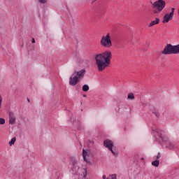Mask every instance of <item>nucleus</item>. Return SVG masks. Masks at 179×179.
I'll use <instances>...</instances> for the list:
<instances>
[{
    "label": "nucleus",
    "instance_id": "obj_1",
    "mask_svg": "<svg viewBox=\"0 0 179 179\" xmlns=\"http://www.w3.org/2000/svg\"><path fill=\"white\" fill-rule=\"evenodd\" d=\"M111 58H113V55L111 52L108 50L94 55V61L99 72H103L106 68L110 66V64H111Z\"/></svg>",
    "mask_w": 179,
    "mask_h": 179
},
{
    "label": "nucleus",
    "instance_id": "obj_2",
    "mask_svg": "<svg viewBox=\"0 0 179 179\" xmlns=\"http://www.w3.org/2000/svg\"><path fill=\"white\" fill-rule=\"evenodd\" d=\"M155 135L156 142H159V143H161L162 141L165 142L166 148H168V149H174L176 148V145L169 141L164 131L156 129Z\"/></svg>",
    "mask_w": 179,
    "mask_h": 179
},
{
    "label": "nucleus",
    "instance_id": "obj_3",
    "mask_svg": "<svg viewBox=\"0 0 179 179\" xmlns=\"http://www.w3.org/2000/svg\"><path fill=\"white\" fill-rule=\"evenodd\" d=\"M162 54H164V55H171V54H179V44L176 45L167 44L162 50Z\"/></svg>",
    "mask_w": 179,
    "mask_h": 179
},
{
    "label": "nucleus",
    "instance_id": "obj_4",
    "mask_svg": "<svg viewBox=\"0 0 179 179\" xmlns=\"http://www.w3.org/2000/svg\"><path fill=\"white\" fill-rule=\"evenodd\" d=\"M100 45L103 48H111L113 42L111 41V36L108 33L106 36H103L101 38Z\"/></svg>",
    "mask_w": 179,
    "mask_h": 179
},
{
    "label": "nucleus",
    "instance_id": "obj_5",
    "mask_svg": "<svg viewBox=\"0 0 179 179\" xmlns=\"http://www.w3.org/2000/svg\"><path fill=\"white\" fill-rule=\"evenodd\" d=\"M103 145L105 148H107L108 150L111 151V153L113 154V156L117 157L118 156V152L117 150L114 148V143L108 139H106L103 141Z\"/></svg>",
    "mask_w": 179,
    "mask_h": 179
},
{
    "label": "nucleus",
    "instance_id": "obj_6",
    "mask_svg": "<svg viewBox=\"0 0 179 179\" xmlns=\"http://www.w3.org/2000/svg\"><path fill=\"white\" fill-rule=\"evenodd\" d=\"M153 9H157L158 12H162L166 8V1L164 0H157L152 3Z\"/></svg>",
    "mask_w": 179,
    "mask_h": 179
},
{
    "label": "nucleus",
    "instance_id": "obj_7",
    "mask_svg": "<svg viewBox=\"0 0 179 179\" xmlns=\"http://www.w3.org/2000/svg\"><path fill=\"white\" fill-rule=\"evenodd\" d=\"M75 73H73L69 78V85L70 86H76L78 85V82H79V79L78 76H76Z\"/></svg>",
    "mask_w": 179,
    "mask_h": 179
},
{
    "label": "nucleus",
    "instance_id": "obj_8",
    "mask_svg": "<svg viewBox=\"0 0 179 179\" xmlns=\"http://www.w3.org/2000/svg\"><path fill=\"white\" fill-rule=\"evenodd\" d=\"M174 15H173V13H166L163 18V23H169L170 20H173V17Z\"/></svg>",
    "mask_w": 179,
    "mask_h": 179
},
{
    "label": "nucleus",
    "instance_id": "obj_9",
    "mask_svg": "<svg viewBox=\"0 0 179 179\" xmlns=\"http://www.w3.org/2000/svg\"><path fill=\"white\" fill-rule=\"evenodd\" d=\"M86 74V70L85 69L78 71L76 74V76H77V78L80 80V79H83V78H85V75Z\"/></svg>",
    "mask_w": 179,
    "mask_h": 179
},
{
    "label": "nucleus",
    "instance_id": "obj_10",
    "mask_svg": "<svg viewBox=\"0 0 179 179\" xmlns=\"http://www.w3.org/2000/svg\"><path fill=\"white\" fill-rule=\"evenodd\" d=\"M15 121H16V117L13 115H10L9 117V124L10 125H13L15 124Z\"/></svg>",
    "mask_w": 179,
    "mask_h": 179
},
{
    "label": "nucleus",
    "instance_id": "obj_11",
    "mask_svg": "<svg viewBox=\"0 0 179 179\" xmlns=\"http://www.w3.org/2000/svg\"><path fill=\"white\" fill-rule=\"evenodd\" d=\"M87 156V151H86L85 149L83 150V160H84V162H85L86 163H89V160L87 159V158H86Z\"/></svg>",
    "mask_w": 179,
    "mask_h": 179
},
{
    "label": "nucleus",
    "instance_id": "obj_12",
    "mask_svg": "<svg viewBox=\"0 0 179 179\" xmlns=\"http://www.w3.org/2000/svg\"><path fill=\"white\" fill-rule=\"evenodd\" d=\"M152 164L154 166V167H157L159 164H160V161L159 159H156L152 162Z\"/></svg>",
    "mask_w": 179,
    "mask_h": 179
},
{
    "label": "nucleus",
    "instance_id": "obj_13",
    "mask_svg": "<svg viewBox=\"0 0 179 179\" xmlns=\"http://www.w3.org/2000/svg\"><path fill=\"white\" fill-rule=\"evenodd\" d=\"M127 99H129V100H134L135 99V96L134 95V94L129 93L128 94Z\"/></svg>",
    "mask_w": 179,
    "mask_h": 179
},
{
    "label": "nucleus",
    "instance_id": "obj_14",
    "mask_svg": "<svg viewBox=\"0 0 179 179\" xmlns=\"http://www.w3.org/2000/svg\"><path fill=\"white\" fill-rule=\"evenodd\" d=\"M15 142H16V137H13L9 142L10 146H12V145H15Z\"/></svg>",
    "mask_w": 179,
    "mask_h": 179
},
{
    "label": "nucleus",
    "instance_id": "obj_15",
    "mask_svg": "<svg viewBox=\"0 0 179 179\" xmlns=\"http://www.w3.org/2000/svg\"><path fill=\"white\" fill-rule=\"evenodd\" d=\"M83 92H89V85H84L83 86Z\"/></svg>",
    "mask_w": 179,
    "mask_h": 179
},
{
    "label": "nucleus",
    "instance_id": "obj_16",
    "mask_svg": "<svg viewBox=\"0 0 179 179\" xmlns=\"http://www.w3.org/2000/svg\"><path fill=\"white\" fill-rule=\"evenodd\" d=\"M106 179H117V175L116 174L110 175V177L106 178Z\"/></svg>",
    "mask_w": 179,
    "mask_h": 179
},
{
    "label": "nucleus",
    "instance_id": "obj_17",
    "mask_svg": "<svg viewBox=\"0 0 179 179\" xmlns=\"http://www.w3.org/2000/svg\"><path fill=\"white\" fill-rule=\"evenodd\" d=\"M86 177H87V169H84L83 178H86Z\"/></svg>",
    "mask_w": 179,
    "mask_h": 179
},
{
    "label": "nucleus",
    "instance_id": "obj_18",
    "mask_svg": "<svg viewBox=\"0 0 179 179\" xmlns=\"http://www.w3.org/2000/svg\"><path fill=\"white\" fill-rule=\"evenodd\" d=\"M5 124V120L2 117H0V124L3 125Z\"/></svg>",
    "mask_w": 179,
    "mask_h": 179
},
{
    "label": "nucleus",
    "instance_id": "obj_19",
    "mask_svg": "<svg viewBox=\"0 0 179 179\" xmlns=\"http://www.w3.org/2000/svg\"><path fill=\"white\" fill-rule=\"evenodd\" d=\"M160 22V19L155 18V20L152 21V23H159Z\"/></svg>",
    "mask_w": 179,
    "mask_h": 179
},
{
    "label": "nucleus",
    "instance_id": "obj_20",
    "mask_svg": "<svg viewBox=\"0 0 179 179\" xmlns=\"http://www.w3.org/2000/svg\"><path fill=\"white\" fill-rule=\"evenodd\" d=\"M160 157H162V155L160 154V152H158L157 155V160H159Z\"/></svg>",
    "mask_w": 179,
    "mask_h": 179
},
{
    "label": "nucleus",
    "instance_id": "obj_21",
    "mask_svg": "<svg viewBox=\"0 0 179 179\" xmlns=\"http://www.w3.org/2000/svg\"><path fill=\"white\" fill-rule=\"evenodd\" d=\"M72 164H73V167H75L78 164V162L76 160H74Z\"/></svg>",
    "mask_w": 179,
    "mask_h": 179
},
{
    "label": "nucleus",
    "instance_id": "obj_22",
    "mask_svg": "<svg viewBox=\"0 0 179 179\" xmlns=\"http://www.w3.org/2000/svg\"><path fill=\"white\" fill-rule=\"evenodd\" d=\"M40 3H47L46 0H39Z\"/></svg>",
    "mask_w": 179,
    "mask_h": 179
},
{
    "label": "nucleus",
    "instance_id": "obj_23",
    "mask_svg": "<svg viewBox=\"0 0 179 179\" xmlns=\"http://www.w3.org/2000/svg\"><path fill=\"white\" fill-rule=\"evenodd\" d=\"M154 114H155V115H156V117H159V115H160V113H159V112H157V111L154 112Z\"/></svg>",
    "mask_w": 179,
    "mask_h": 179
},
{
    "label": "nucleus",
    "instance_id": "obj_24",
    "mask_svg": "<svg viewBox=\"0 0 179 179\" xmlns=\"http://www.w3.org/2000/svg\"><path fill=\"white\" fill-rule=\"evenodd\" d=\"M174 10H176V8H171V12L170 13H172V15H173V16H174Z\"/></svg>",
    "mask_w": 179,
    "mask_h": 179
},
{
    "label": "nucleus",
    "instance_id": "obj_25",
    "mask_svg": "<svg viewBox=\"0 0 179 179\" xmlns=\"http://www.w3.org/2000/svg\"><path fill=\"white\" fill-rule=\"evenodd\" d=\"M155 24H157V23H150L148 24V27H152V26H155Z\"/></svg>",
    "mask_w": 179,
    "mask_h": 179
},
{
    "label": "nucleus",
    "instance_id": "obj_26",
    "mask_svg": "<svg viewBox=\"0 0 179 179\" xmlns=\"http://www.w3.org/2000/svg\"><path fill=\"white\" fill-rule=\"evenodd\" d=\"M31 43L32 44H34V43H36V39H34V38H32Z\"/></svg>",
    "mask_w": 179,
    "mask_h": 179
},
{
    "label": "nucleus",
    "instance_id": "obj_27",
    "mask_svg": "<svg viewBox=\"0 0 179 179\" xmlns=\"http://www.w3.org/2000/svg\"><path fill=\"white\" fill-rule=\"evenodd\" d=\"M102 179H106V175H103V176H102Z\"/></svg>",
    "mask_w": 179,
    "mask_h": 179
},
{
    "label": "nucleus",
    "instance_id": "obj_28",
    "mask_svg": "<svg viewBox=\"0 0 179 179\" xmlns=\"http://www.w3.org/2000/svg\"><path fill=\"white\" fill-rule=\"evenodd\" d=\"M27 101H28L29 103H30V99H27Z\"/></svg>",
    "mask_w": 179,
    "mask_h": 179
},
{
    "label": "nucleus",
    "instance_id": "obj_29",
    "mask_svg": "<svg viewBox=\"0 0 179 179\" xmlns=\"http://www.w3.org/2000/svg\"><path fill=\"white\" fill-rule=\"evenodd\" d=\"M84 97H86V95H83Z\"/></svg>",
    "mask_w": 179,
    "mask_h": 179
},
{
    "label": "nucleus",
    "instance_id": "obj_30",
    "mask_svg": "<svg viewBox=\"0 0 179 179\" xmlns=\"http://www.w3.org/2000/svg\"><path fill=\"white\" fill-rule=\"evenodd\" d=\"M144 159L143 158H141V160H143Z\"/></svg>",
    "mask_w": 179,
    "mask_h": 179
},
{
    "label": "nucleus",
    "instance_id": "obj_31",
    "mask_svg": "<svg viewBox=\"0 0 179 179\" xmlns=\"http://www.w3.org/2000/svg\"><path fill=\"white\" fill-rule=\"evenodd\" d=\"M94 1H97V0H94Z\"/></svg>",
    "mask_w": 179,
    "mask_h": 179
}]
</instances>
